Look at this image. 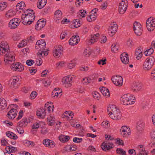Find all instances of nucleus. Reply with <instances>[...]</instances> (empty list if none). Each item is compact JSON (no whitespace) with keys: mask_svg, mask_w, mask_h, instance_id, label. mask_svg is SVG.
<instances>
[{"mask_svg":"<svg viewBox=\"0 0 155 155\" xmlns=\"http://www.w3.org/2000/svg\"><path fill=\"white\" fill-rule=\"evenodd\" d=\"M9 46L7 42L3 41L1 42L0 45V54H2L6 52L7 53L5 55L4 61L8 64H11L15 61V58L12 52L9 51Z\"/></svg>","mask_w":155,"mask_h":155,"instance_id":"1","label":"nucleus"},{"mask_svg":"<svg viewBox=\"0 0 155 155\" xmlns=\"http://www.w3.org/2000/svg\"><path fill=\"white\" fill-rule=\"evenodd\" d=\"M107 110L111 119L117 120L120 118L121 114L120 111L115 105H109L107 107Z\"/></svg>","mask_w":155,"mask_h":155,"instance_id":"2","label":"nucleus"},{"mask_svg":"<svg viewBox=\"0 0 155 155\" xmlns=\"http://www.w3.org/2000/svg\"><path fill=\"white\" fill-rule=\"evenodd\" d=\"M135 97L130 94H125L123 95L120 100L121 103L126 105L134 104L135 102L134 101Z\"/></svg>","mask_w":155,"mask_h":155,"instance_id":"3","label":"nucleus"},{"mask_svg":"<svg viewBox=\"0 0 155 155\" xmlns=\"http://www.w3.org/2000/svg\"><path fill=\"white\" fill-rule=\"evenodd\" d=\"M130 154H134L135 155H147L148 152L145 150L144 147L142 145H139L136 148V150L133 149L129 150Z\"/></svg>","mask_w":155,"mask_h":155,"instance_id":"4","label":"nucleus"},{"mask_svg":"<svg viewBox=\"0 0 155 155\" xmlns=\"http://www.w3.org/2000/svg\"><path fill=\"white\" fill-rule=\"evenodd\" d=\"M155 62L153 57L150 56L145 60L143 65V68L145 70H149L152 67Z\"/></svg>","mask_w":155,"mask_h":155,"instance_id":"5","label":"nucleus"},{"mask_svg":"<svg viewBox=\"0 0 155 155\" xmlns=\"http://www.w3.org/2000/svg\"><path fill=\"white\" fill-rule=\"evenodd\" d=\"M146 27L148 31H153L155 28V18L150 17L146 22Z\"/></svg>","mask_w":155,"mask_h":155,"instance_id":"6","label":"nucleus"},{"mask_svg":"<svg viewBox=\"0 0 155 155\" xmlns=\"http://www.w3.org/2000/svg\"><path fill=\"white\" fill-rule=\"evenodd\" d=\"M133 28L135 33L137 36H140L142 33V25L139 22L135 21L134 24Z\"/></svg>","mask_w":155,"mask_h":155,"instance_id":"7","label":"nucleus"},{"mask_svg":"<svg viewBox=\"0 0 155 155\" xmlns=\"http://www.w3.org/2000/svg\"><path fill=\"white\" fill-rule=\"evenodd\" d=\"M128 5V2L127 1L122 0L119 4L118 7V12L121 14H124L127 9Z\"/></svg>","mask_w":155,"mask_h":155,"instance_id":"8","label":"nucleus"},{"mask_svg":"<svg viewBox=\"0 0 155 155\" xmlns=\"http://www.w3.org/2000/svg\"><path fill=\"white\" fill-rule=\"evenodd\" d=\"M114 84L116 86H121L123 84V79L122 77L119 75L113 76L111 79Z\"/></svg>","mask_w":155,"mask_h":155,"instance_id":"9","label":"nucleus"},{"mask_svg":"<svg viewBox=\"0 0 155 155\" xmlns=\"http://www.w3.org/2000/svg\"><path fill=\"white\" fill-rule=\"evenodd\" d=\"M117 25L115 22L111 23L109 26L108 33L111 36H113L116 32L117 29Z\"/></svg>","mask_w":155,"mask_h":155,"instance_id":"10","label":"nucleus"},{"mask_svg":"<svg viewBox=\"0 0 155 155\" xmlns=\"http://www.w3.org/2000/svg\"><path fill=\"white\" fill-rule=\"evenodd\" d=\"M114 147V145L112 143L107 141L104 142L101 145V148L105 151H107L110 149L113 148Z\"/></svg>","mask_w":155,"mask_h":155,"instance_id":"11","label":"nucleus"},{"mask_svg":"<svg viewBox=\"0 0 155 155\" xmlns=\"http://www.w3.org/2000/svg\"><path fill=\"white\" fill-rule=\"evenodd\" d=\"M20 22V20L18 18L13 19L9 23V27L11 29L15 28L19 25Z\"/></svg>","mask_w":155,"mask_h":155,"instance_id":"12","label":"nucleus"},{"mask_svg":"<svg viewBox=\"0 0 155 155\" xmlns=\"http://www.w3.org/2000/svg\"><path fill=\"white\" fill-rule=\"evenodd\" d=\"M63 47L61 45L58 46L55 50L53 51V56L57 58H58L62 55L63 52Z\"/></svg>","mask_w":155,"mask_h":155,"instance_id":"13","label":"nucleus"},{"mask_svg":"<svg viewBox=\"0 0 155 155\" xmlns=\"http://www.w3.org/2000/svg\"><path fill=\"white\" fill-rule=\"evenodd\" d=\"M72 81V77L68 76L64 77L62 79V82L65 87H70L71 85Z\"/></svg>","mask_w":155,"mask_h":155,"instance_id":"14","label":"nucleus"},{"mask_svg":"<svg viewBox=\"0 0 155 155\" xmlns=\"http://www.w3.org/2000/svg\"><path fill=\"white\" fill-rule=\"evenodd\" d=\"M46 43L44 39H41L38 41L36 43L35 48L36 49L40 48V49H45L46 48Z\"/></svg>","mask_w":155,"mask_h":155,"instance_id":"15","label":"nucleus"},{"mask_svg":"<svg viewBox=\"0 0 155 155\" xmlns=\"http://www.w3.org/2000/svg\"><path fill=\"white\" fill-rule=\"evenodd\" d=\"M99 35H100L98 33L92 35L91 39L87 41L86 43L88 45H91L97 41Z\"/></svg>","mask_w":155,"mask_h":155,"instance_id":"16","label":"nucleus"},{"mask_svg":"<svg viewBox=\"0 0 155 155\" xmlns=\"http://www.w3.org/2000/svg\"><path fill=\"white\" fill-rule=\"evenodd\" d=\"M17 113V110L12 108L8 112L6 116L9 119L13 120L16 116Z\"/></svg>","mask_w":155,"mask_h":155,"instance_id":"17","label":"nucleus"},{"mask_svg":"<svg viewBox=\"0 0 155 155\" xmlns=\"http://www.w3.org/2000/svg\"><path fill=\"white\" fill-rule=\"evenodd\" d=\"M46 25V22L43 19H40L37 22L35 28L36 30H38L43 28Z\"/></svg>","mask_w":155,"mask_h":155,"instance_id":"18","label":"nucleus"},{"mask_svg":"<svg viewBox=\"0 0 155 155\" xmlns=\"http://www.w3.org/2000/svg\"><path fill=\"white\" fill-rule=\"evenodd\" d=\"M143 88V85L138 82H135L132 87V89L134 91H140Z\"/></svg>","mask_w":155,"mask_h":155,"instance_id":"19","label":"nucleus"},{"mask_svg":"<svg viewBox=\"0 0 155 155\" xmlns=\"http://www.w3.org/2000/svg\"><path fill=\"white\" fill-rule=\"evenodd\" d=\"M36 115L38 118H44L46 115L45 110L43 108L39 109L37 111Z\"/></svg>","mask_w":155,"mask_h":155,"instance_id":"20","label":"nucleus"},{"mask_svg":"<svg viewBox=\"0 0 155 155\" xmlns=\"http://www.w3.org/2000/svg\"><path fill=\"white\" fill-rule=\"evenodd\" d=\"M122 62L125 64H127L129 61L128 55L127 53H123L120 55Z\"/></svg>","mask_w":155,"mask_h":155,"instance_id":"21","label":"nucleus"},{"mask_svg":"<svg viewBox=\"0 0 155 155\" xmlns=\"http://www.w3.org/2000/svg\"><path fill=\"white\" fill-rule=\"evenodd\" d=\"M69 44L71 45H74L78 44V35L73 36L69 41Z\"/></svg>","mask_w":155,"mask_h":155,"instance_id":"22","label":"nucleus"},{"mask_svg":"<svg viewBox=\"0 0 155 155\" xmlns=\"http://www.w3.org/2000/svg\"><path fill=\"white\" fill-rule=\"evenodd\" d=\"M130 130V128H128L126 126H123L120 129V132H121V134L124 137H126L129 135L130 134V132L129 133H127V134H126V132H127V130Z\"/></svg>","mask_w":155,"mask_h":155,"instance_id":"23","label":"nucleus"},{"mask_svg":"<svg viewBox=\"0 0 155 155\" xmlns=\"http://www.w3.org/2000/svg\"><path fill=\"white\" fill-rule=\"evenodd\" d=\"M100 90L101 93L104 96L108 97L110 96V93L109 90L104 87H101L100 88Z\"/></svg>","mask_w":155,"mask_h":155,"instance_id":"24","label":"nucleus"},{"mask_svg":"<svg viewBox=\"0 0 155 155\" xmlns=\"http://www.w3.org/2000/svg\"><path fill=\"white\" fill-rule=\"evenodd\" d=\"M135 55L138 59H140L142 56V50L141 47L137 48L135 52Z\"/></svg>","mask_w":155,"mask_h":155,"instance_id":"25","label":"nucleus"},{"mask_svg":"<svg viewBox=\"0 0 155 155\" xmlns=\"http://www.w3.org/2000/svg\"><path fill=\"white\" fill-rule=\"evenodd\" d=\"M18 126L24 127H26L28 124L27 119L26 118H23L18 123Z\"/></svg>","mask_w":155,"mask_h":155,"instance_id":"26","label":"nucleus"},{"mask_svg":"<svg viewBox=\"0 0 155 155\" xmlns=\"http://www.w3.org/2000/svg\"><path fill=\"white\" fill-rule=\"evenodd\" d=\"M48 121H49L48 125L52 126L54 125L55 120V118L53 115H49L47 118Z\"/></svg>","mask_w":155,"mask_h":155,"instance_id":"27","label":"nucleus"},{"mask_svg":"<svg viewBox=\"0 0 155 155\" xmlns=\"http://www.w3.org/2000/svg\"><path fill=\"white\" fill-rule=\"evenodd\" d=\"M7 106L6 100L3 98H0V110L5 109Z\"/></svg>","mask_w":155,"mask_h":155,"instance_id":"28","label":"nucleus"},{"mask_svg":"<svg viewBox=\"0 0 155 155\" xmlns=\"http://www.w3.org/2000/svg\"><path fill=\"white\" fill-rule=\"evenodd\" d=\"M6 134L8 137L11 139L16 140L18 138L17 136L15 133L11 131L7 132Z\"/></svg>","mask_w":155,"mask_h":155,"instance_id":"29","label":"nucleus"},{"mask_svg":"<svg viewBox=\"0 0 155 155\" xmlns=\"http://www.w3.org/2000/svg\"><path fill=\"white\" fill-rule=\"evenodd\" d=\"M40 0L37 3V6L39 9L43 8L46 5L47 3L46 0Z\"/></svg>","mask_w":155,"mask_h":155,"instance_id":"30","label":"nucleus"},{"mask_svg":"<svg viewBox=\"0 0 155 155\" xmlns=\"http://www.w3.org/2000/svg\"><path fill=\"white\" fill-rule=\"evenodd\" d=\"M15 71H21L24 69V68L22 65L21 63H18L17 64H15L14 66Z\"/></svg>","mask_w":155,"mask_h":155,"instance_id":"31","label":"nucleus"},{"mask_svg":"<svg viewBox=\"0 0 155 155\" xmlns=\"http://www.w3.org/2000/svg\"><path fill=\"white\" fill-rule=\"evenodd\" d=\"M19 81V78L17 76L13 77L12 79L10 80L11 82V87H14L15 86L16 83Z\"/></svg>","mask_w":155,"mask_h":155,"instance_id":"32","label":"nucleus"},{"mask_svg":"<svg viewBox=\"0 0 155 155\" xmlns=\"http://www.w3.org/2000/svg\"><path fill=\"white\" fill-rule=\"evenodd\" d=\"M62 14V13L61 11L59 10H58L55 12V17L58 20H60L61 18Z\"/></svg>","mask_w":155,"mask_h":155,"instance_id":"33","label":"nucleus"},{"mask_svg":"<svg viewBox=\"0 0 155 155\" xmlns=\"http://www.w3.org/2000/svg\"><path fill=\"white\" fill-rule=\"evenodd\" d=\"M77 148V146L74 145H71V146L68 145L65 147V149L68 150H69L70 151H74Z\"/></svg>","mask_w":155,"mask_h":155,"instance_id":"34","label":"nucleus"},{"mask_svg":"<svg viewBox=\"0 0 155 155\" xmlns=\"http://www.w3.org/2000/svg\"><path fill=\"white\" fill-rule=\"evenodd\" d=\"M48 53L47 51H45V49H40V51L38 52L37 54L40 56L43 57V55L47 56Z\"/></svg>","mask_w":155,"mask_h":155,"instance_id":"35","label":"nucleus"},{"mask_svg":"<svg viewBox=\"0 0 155 155\" xmlns=\"http://www.w3.org/2000/svg\"><path fill=\"white\" fill-rule=\"evenodd\" d=\"M86 12L84 10L81 9L78 12V18H81L84 17L86 16Z\"/></svg>","mask_w":155,"mask_h":155,"instance_id":"36","label":"nucleus"},{"mask_svg":"<svg viewBox=\"0 0 155 155\" xmlns=\"http://www.w3.org/2000/svg\"><path fill=\"white\" fill-rule=\"evenodd\" d=\"M97 16L96 15L90 14V15L87 17V19L88 21L91 22L95 20Z\"/></svg>","mask_w":155,"mask_h":155,"instance_id":"37","label":"nucleus"},{"mask_svg":"<svg viewBox=\"0 0 155 155\" xmlns=\"http://www.w3.org/2000/svg\"><path fill=\"white\" fill-rule=\"evenodd\" d=\"M6 150H7L8 152L11 153H14L17 150L16 147H15L12 146H7L6 148Z\"/></svg>","mask_w":155,"mask_h":155,"instance_id":"38","label":"nucleus"},{"mask_svg":"<svg viewBox=\"0 0 155 155\" xmlns=\"http://www.w3.org/2000/svg\"><path fill=\"white\" fill-rule=\"evenodd\" d=\"M26 146L28 147H33L35 145V143L31 141L25 140L24 142Z\"/></svg>","mask_w":155,"mask_h":155,"instance_id":"39","label":"nucleus"},{"mask_svg":"<svg viewBox=\"0 0 155 155\" xmlns=\"http://www.w3.org/2000/svg\"><path fill=\"white\" fill-rule=\"evenodd\" d=\"M78 130L79 132V135L81 136H83L84 134V129L82 126H81L80 124H78Z\"/></svg>","mask_w":155,"mask_h":155,"instance_id":"40","label":"nucleus"},{"mask_svg":"<svg viewBox=\"0 0 155 155\" xmlns=\"http://www.w3.org/2000/svg\"><path fill=\"white\" fill-rule=\"evenodd\" d=\"M119 48L118 46L116 44H113L111 47V49L112 52L114 53H116L117 51Z\"/></svg>","mask_w":155,"mask_h":155,"instance_id":"41","label":"nucleus"},{"mask_svg":"<svg viewBox=\"0 0 155 155\" xmlns=\"http://www.w3.org/2000/svg\"><path fill=\"white\" fill-rule=\"evenodd\" d=\"M153 52V48H150L144 52V54L146 56H148L151 55Z\"/></svg>","mask_w":155,"mask_h":155,"instance_id":"42","label":"nucleus"},{"mask_svg":"<svg viewBox=\"0 0 155 155\" xmlns=\"http://www.w3.org/2000/svg\"><path fill=\"white\" fill-rule=\"evenodd\" d=\"M22 20V23L25 25H30L32 23V21H29L28 20L24 18V17L22 16L21 17Z\"/></svg>","mask_w":155,"mask_h":155,"instance_id":"43","label":"nucleus"},{"mask_svg":"<svg viewBox=\"0 0 155 155\" xmlns=\"http://www.w3.org/2000/svg\"><path fill=\"white\" fill-rule=\"evenodd\" d=\"M27 15H28V18L29 21H32V23L35 20V14H33V13H29L28 14H27Z\"/></svg>","mask_w":155,"mask_h":155,"instance_id":"44","label":"nucleus"},{"mask_svg":"<svg viewBox=\"0 0 155 155\" xmlns=\"http://www.w3.org/2000/svg\"><path fill=\"white\" fill-rule=\"evenodd\" d=\"M27 40H23L18 45V48H20L25 46L27 45Z\"/></svg>","mask_w":155,"mask_h":155,"instance_id":"45","label":"nucleus"},{"mask_svg":"<svg viewBox=\"0 0 155 155\" xmlns=\"http://www.w3.org/2000/svg\"><path fill=\"white\" fill-rule=\"evenodd\" d=\"M92 95L95 99H97V100L99 99L100 95L98 92L97 91L94 92L92 93Z\"/></svg>","mask_w":155,"mask_h":155,"instance_id":"46","label":"nucleus"},{"mask_svg":"<svg viewBox=\"0 0 155 155\" xmlns=\"http://www.w3.org/2000/svg\"><path fill=\"white\" fill-rule=\"evenodd\" d=\"M75 63L74 61H71L68 64V67L70 69L72 68L75 66Z\"/></svg>","mask_w":155,"mask_h":155,"instance_id":"47","label":"nucleus"},{"mask_svg":"<svg viewBox=\"0 0 155 155\" xmlns=\"http://www.w3.org/2000/svg\"><path fill=\"white\" fill-rule=\"evenodd\" d=\"M90 50L89 49H86L83 53V55L86 57H88L91 54Z\"/></svg>","mask_w":155,"mask_h":155,"instance_id":"48","label":"nucleus"},{"mask_svg":"<svg viewBox=\"0 0 155 155\" xmlns=\"http://www.w3.org/2000/svg\"><path fill=\"white\" fill-rule=\"evenodd\" d=\"M41 57L39 56L38 58L37 59L36 61V63L35 65H37L39 66L42 63V60L41 59Z\"/></svg>","mask_w":155,"mask_h":155,"instance_id":"49","label":"nucleus"},{"mask_svg":"<svg viewBox=\"0 0 155 155\" xmlns=\"http://www.w3.org/2000/svg\"><path fill=\"white\" fill-rule=\"evenodd\" d=\"M13 15L12 10H9L6 14V17L8 18H9L12 17Z\"/></svg>","mask_w":155,"mask_h":155,"instance_id":"50","label":"nucleus"},{"mask_svg":"<svg viewBox=\"0 0 155 155\" xmlns=\"http://www.w3.org/2000/svg\"><path fill=\"white\" fill-rule=\"evenodd\" d=\"M23 127H20L19 126H17L16 129L17 132L20 134H23L24 133V130L23 129Z\"/></svg>","mask_w":155,"mask_h":155,"instance_id":"51","label":"nucleus"},{"mask_svg":"<svg viewBox=\"0 0 155 155\" xmlns=\"http://www.w3.org/2000/svg\"><path fill=\"white\" fill-rule=\"evenodd\" d=\"M52 142V140L49 139L44 140L43 141V144L46 147L49 146L50 142Z\"/></svg>","mask_w":155,"mask_h":155,"instance_id":"52","label":"nucleus"},{"mask_svg":"<svg viewBox=\"0 0 155 155\" xmlns=\"http://www.w3.org/2000/svg\"><path fill=\"white\" fill-rule=\"evenodd\" d=\"M78 19H76L73 20L72 24L70 26V27L72 28H77L78 27H77L76 25H77L76 24L77 22V24H78V21H77Z\"/></svg>","mask_w":155,"mask_h":155,"instance_id":"53","label":"nucleus"},{"mask_svg":"<svg viewBox=\"0 0 155 155\" xmlns=\"http://www.w3.org/2000/svg\"><path fill=\"white\" fill-rule=\"evenodd\" d=\"M117 152L121 155H124L126 153L125 151L121 149H117Z\"/></svg>","mask_w":155,"mask_h":155,"instance_id":"54","label":"nucleus"},{"mask_svg":"<svg viewBox=\"0 0 155 155\" xmlns=\"http://www.w3.org/2000/svg\"><path fill=\"white\" fill-rule=\"evenodd\" d=\"M12 38L14 41L18 40L20 39L19 35L17 33H15L13 34Z\"/></svg>","mask_w":155,"mask_h":155,"instance_id":"55","label":"nucleus"},{"mask_svg":"<svg viewBox=\"0 0 155 155\" xmlns=\"http://www.w3.org/2000/svg\"><path fill=\"white\" fill-rule=\"evenodd\" d=\"M37 95V93L36 91H32L30 95V98L31 99H34L36 97Z\"/></svg>","mask_w":155,"mask_h":155,"instance_id":"56","label":"nucleus"},{"mask_svg":"<svg viewBox=\"0 0 155 155\" xmlns=\"http://www.w3.org/2000/svg\"><path fill=\"white\" fill-rule=\"evenodd\" d=\"M57 89H59V88H55L54 89L55 90L54 91H53L52 92V95H53V94H55V95L54 96V97L56 96L57 97L58 96L59 94H60L61 93V91L60 92H57L58 90Z\"/></svg>","mask_w":155,"mask_h":155,"instance_id":"57","label":"nucleus"},{"mask_svg":"<svg viewBox=\"0 0 155 155\" xmlns=\"http://www.w3.org/2000/svg\"><path fill=\"white\" fill-rule=\"evenodd\" d=\"M35 63L34 61L33 60H28L26 61V64L28 66H31L33 64Z\"/></svg>","mask_w":155,"mask_h":155,"instance_id":"58","label":"nucleus"},{"mask_svg":"<svg viewBox=\"0 0 155 155\" xmlns=\"http://www.w3.org/2000/svg\"><path fill=\"white\" fill-rule=\"evenodd\" d=\"M100 42L101 43H105L107 41V38L106 36L103 35H102L101 38Z\"/></svg>","mask_w":155,"mask_h":155,"instance_id":"59","label":"nucleus"},{"mask_svg":"<svg viewBox=\"0 0 155 155\" xmlns=\"http://www.w3.org/2000/svg\"><path fill=\"white\" fill-rule=\"evenodd\" d=\"M29 71L31 74H35L37 71L36 68H29Z\"/></svg>","mask_w":155,"mask_h":155,"instance_id":"60","label":"nucleus"},{"mask_svg":"<svg viewBox=\"0 0 155 155\" xmlns=\"http://www.w3.org/2000/svg\"><path fill=\"white\" fill-rule=\"evenodd\" d=\"M40 125L38 123H34L32 126V129H37L39 128Z\"/></svg>","mask_w":155,"mask_h":155,"instance_id":"61","label":"nucleus"},{"mask_svg":"<svg viewBox=\"0 0 155 155\" xmlns=\"http://www.w3.org/2000/svg\"><path fill=\"white\" fill-rule=\"evenodd\" d=\"M106 59H101V60H99L98 62V64L99 65L102 64V65H103L106 64Z\"/></svg>","mask_w":155,"mask_h":155,"instance_id":"62","label":"nucleus"},{"mask_svg":"<svg viewBox=\"0 0 155 155\" xmlns=\"http://www.w3.org/2000/svg\"><path fill=\"white\" fill-rule=\"evenodd\" d=\"M150 78L152 79L155 80V68L152 71L151 73Z\"/></svg>","mask_w":155,"mask_h":155,"instance_id":"63","label":"nucleus"},{"mask_svg":"<svg viewBox=\"0 0 155 155\" xmlns=\"http://www.w3.org/2000/svg\"><path fill=\"white\" fill-rule=\"evenodd\" d=\"M88 68L86 66H84L80 68V70L81 71H87L88 70Z\"/></svg>","mask_w":155,"mask_h":155,"instance_id":"64","label":"nucleus"}]
</instances>
